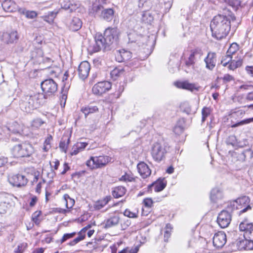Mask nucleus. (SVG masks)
<instances>
[{"mask_svg": "<svg viewBox=\"0 0 253 253\" xmlns=\"http://www.w3.org/2000/svg\"><path fill=\"white\" fill-rule=\"evenodd\" d=\"M213 245L217 248L223 247L226 242V235L223 232L215 233L212 239Z\"/></svg>", "mask_w": 253, "mask_h": 253, "instance_id": "15", "label": "nucleus"}, {"mask_svg": "<svg viewBox=\"0 0 253 253\" xmlns=\"http://www.w3.org/2000/svg\"><path fill=\"white\" fill-rule=\"evenodd\" d=\"M88 143L86 142H78L76 144V149L80 150L81 151H83L87 145Z\"/></svg>", "mask_w": 253, "mask_h": 253, "instance_id": "49", "label": "nucleus"}, {"mask_svg": "<svg viewBox=\"0 0 253 253\" xmlns=\"http://www.w3.org/2000/svg\"><path fill=\"white\" fill-rule=\"evenodd\" d=\"M6 129L14 134L19 133L21 130L20 125L16 122H14L12 125L6 127Z\"/></svg>", "mask_w": 253, "mask_h": 253, "instance_id": "33", "label": "nucleus"}, {"mask_svg": "<svg viewBox=\"0 0 253 253\" xmlns=\"http://www.w3.org/2000/svg\"><path fill=\"white\" fill-rule=\"evenodd\" d=\"M169 149L168 144L164 141L155 143L151 149V155L153 159L157 162H160L166 158Z\"/></svg>", "mask_w": 253, "mask_h": 253, "instance_id": "4", "label": "nucleus"}, {"mask_svg": "<svg viewBox=\"0 0 253 253\" xmlns=\"http://www.w3.org/2000/svg\"><path fill=\"white\" fill-rule=\"evenodd\" d=\"M90 70L89 63L86 61L81 62L78 67V74L80 79H85L88 76Z\"/></svg>", "mask_w": 253, "mask_h": 253, "instance_id": "16", "label": "nucleus"}, {"mask_svg": "<svg viewBox=\"0 0 253 253\" xmlns=\"http://www.w3.org/2000/svg\"><path fill=\"white\" fill-rule=\"evenodd\" d=\"M52 140V137L51 135H49L45 139L44 144L47 146H51V141Z\"/></svg>", "mask_w": 253, "mask_h": 253, "instance_id": "56", "label": "nucleus"}, {"mask_svg": "<svg viewBox=\"0 0 253 253\" xmlns=\"http://www.w3.org/2000/svg\"><path fill=\"white\" fill-rule=\"evenodd\" d=\"M252 122H253V117L243 120L239 122H238L237 123L233 124L231 126V127H237L240 126H242V125H244L245 124H248L251 123Z\"/></svg>", "mask_w": 253, "mask_h": 253, "instance_id": "40", "label": "nucleus"}, {"mask_svg": "<svg viewBox=\"0 0 253 253\" xmlns=\"http://www.w3.org/2000/svg\"><path fill=\"white\" fill-rule=\"evenodd\" d=\"M2 7L4 11L7 12H13L17 9L16 3L12 0H5L2 4Z\"/></svg>", "mask_w": 253, "mask_h": 253, "instance_id": "23", "label": "nucleus"}, {"mask_svg": "<svg viewBox=\"0 0 253 253\" xmlns=\"http://www.w3.org/2000/svg\"><path fill=\"white\" fill-rule=\"evenodd\" d=\"M104 8L102 5L101 3H100L98 5H94L92 7V10L95 13V14H98L100 13V12H102V10H103Z\"/></svg>", "mask_w": 253, "mask_h": 253, "instance_id": "48", "label": "nucleus"}, {"mask_svg": "<svg viewBox=\"0 0 253 253\" xmlns=\"http://www.w3.org/2000/svg\"><path fill=\"white\" fill-rule=\"evenodd\" d=\"M244 238V240L240 241L238 243V247L240 250H253V241L249 238Z\"/></svg>", "mask_w": 253, "mask_h": 253, "instance_id": "22", "label": "nucleus"}, {"mask_svg": "<svg viewBox=\"0 0 253 253\" xmlns=\"http://www.w3.org/2000/svg\"><path fill=\"white\" fill-rule=\"evenodd\" d=\"M8 181L13 186L20 187L25 186L28 179L26 177L20 174H11L8 176Z\"/></svg>", "mask_w": 253, "mask_h": 253, "instance_id": "10", "label": "nucleus"}, {"mask_svg": "<svg viewBox=\"0 0 253 253\" xmlns=\"http://www.w3.org/2000/svg\"><path fill=\"white\" fill-rule=\"evenodd\" d=\"M108 156H99L91 157L86 162V166L91 169H97L105 166L109 162Z\"/></svg>", "mask_w": 253, "mask_h": 253, "instance_id": "8", "label": "nucleus"}, {"mask_svg": "<svg viewBox=\"0 0 253 253\" xmlns=\"http://www.w3.org/2000/svg\"><path fill=\"white\" fill-rule=\"evenodd\" d=\"M242 60L239 59L237 61L232 60L230 61V64L228 66V68L231 70H234L238 67H240L242 65Z\"/></svg>", "mask_w": 253, "mask_h": 253, "instance_id": "36", "label": "nucleus"}, {"mask_svg": "<svg viewBox=\"0 0 253 253\" xmlns=\"http://www.w3.org/2000/svg\"><path fill=\"white\" fill-rule=\"evenodd\" d=\"M170 232L171 231L169 230H166L164 233V240L165 242H167L168 241L169 238L170 236Z\"/></svg>", "mask_w": 253, "mask_h": 253, "instance_id": "55", "label": "nucleus"}, {"mask_svg": "<svg viewBox=\"0 0 253 253\" xmlns=\"http://www.w3.org/2000/svg\"><path fill=\"white\" fill-rule=\"evenodd\" d=\"M43 96L41 93H34L23 96L19 102V107L22 111L27 113L32 112L42 105Z\"/></svg>", "mask_w": 253, "mask_h": 253, "instance_id": "3", "label": "nucleus"}, {"mask_svg": "<svg viewBox=\"0 0 253 253\" xmlns=\"http://www.w3.org/2000/svg\"><path fill=\"white\" fill-rule=\"evenodd\" d=\"M57 13V12H54V11L49 12L48 13V17L49 18L50 17L51 20H53V19L55 17Z\"/></svg>", "mask_w": 253, "mask_h": 253, "instance_id": "62", "label": "nucleus"}, {"mask_svg": "<svg viewBox=\"0 0 253 253\" xmlns=\"http://www.w3.org/2000/svg\"><path fill=\"white\" fill-rule=\"evenodd\" d=\"M124 72L122 68H116L110 72V75L112 79L116 80L117 78L121 76Z\"/></svg>", "mask_w": 253, "mask_h": 253, "instance_id": "35", "label": "nucleus"}, {"mask_svg": "<svg viewBox=\"0 0 253 253\" xmlns=\"http://www.w3.org/2000/svg\"><path fill=\"white\" fill-rule=\"evenodd\" d=\"M111 199V196H107L104 198L103 200H99L97 201L94 205V207L96 210H100L106 205Z\"/></svg>", "mask_w": 253, "mask_h": 253, "instance_id": "32", "label": "nucleus"}, {"mask_svg": "<svg viewBox=\"0 0 253 253\" xmlns=\"http://www.w3.org/2000/svg\"><path fill=\"white\" fill-rule=\"evenodd\" d=\"M98 111V108L96 106L88 105L83 107L81 111L84 114L86 118L89 114L93 113Z\"/></svg>", "mask_w": 253, "mask_h": 253, "instance_id": "30", "label": "nucleus"}, {"mask_svg": "<svg viewBox=\"0 0 253 253\" xmlns=\"http://www.w3.org/2000/svg\"><path fill=\"white\" fill-rule=\"evenodd\" d=\"M118 34L119 32L116 28L110 27L105 30L103 36L100 34H96L93 51L96 52L101 50L104 51L111 50L113 43L118 38Z\"/></svg>", "mask_w": 253, "mask_h": 253, "instance_id": "2", "label": "nucleus"}, {"mask_svg": "<svg viewBox=\"0 0 253 253\" xmlns=\"http://www.w3.org/2000/svg\"><path fill=\"white\" fill-rule=\"evenodd\" d=\"M236 143V138L234 135H231L229 136L227 139V144L228 145H231L234 146Z\"/></svg>", "mask_w": 253, "mask_h": 253, "instance_id": "50", "label": "nucleus"}, {"mask_svg": "<svg viewBox=\"0 0 253 253\" xmlns=\"http://www.w3.org/2000/svg\"><path fill=\"white\" fill-rule=\"evenodd\" d=\"M124 214L125 216L130 217V218H135V217H137V215L135 213L130 211L128 209H126L124 211Z\"/></svg>", "mask_w": 253, "mask_h": 253, "instance_id": "51", "label": "nucleus"}, {"mask_svg": "<svg viewBox=\"0 0 253 253\" xmlns=\"http://www.w3.org/2000/svg\"><path fill=\"white\" fill-rule=\"evenodd\" d=\"M9 204L3 202L0 203V214H4L6 212L8 208Z\"/></svg>", "mask_w": 253, "mask_h": 253, "instance_id": "45", "label": "nucleus"}, {"mask_svg": "<svg viewBox=\"0 0 253 253\" xmlns=\"http://www.w3.org/2000/svg\"><path fill=\"white\" fill-rule=\"evenodd\" d=\"M27 247V243H21L18 245L17 248H15L14 253H23Z\"/></svg>", "mask_w": 253, "mask_h": 253, "instance_id": "43", "label": "nucleus"}, {"mask_svg": "<svg viewBox=\"0 0 253 253\" xmlns=\"http://www.w3.org/2000/svg\"><path fill=\"white\" fill-rule=\"evenodd\" d=\"M232 58V56H228L227 53H226V55L222 57V59L221 61V64H222L223 66H226L228 64H230Z\"/></svg>", "mask_w": 253, "mask_h": 253, "instance_id": "46", "label": "nucleus"}, {"mask_svg": "<svg viewBox=\"0 0 253 253\" xmlns=\"http://www.w3.org/2000/svg\"><path fill=\"white\" fill-rule=\"evenodd\" d=\"M42 61L44 63H48V66H50L52 65V60L48 57H46L45 58H43L42 59Z\"/></svg>", "mask_w": 253, "mask_h": 253, "instance_id": "61", "label": "nucleus"}, {"mask_svg": "<svg viewBox=\"0 0 253 253\" xmlns=\"http://www.w3.org/2000/svg\"><path fill=\"white\" fill-rule=\"evenodd\" d=\"M246 99L249 101H253V91L248 93Z\"/></svg>", "mask_w": 253, "mask_h": 253, "instance_id": "64", "label": "nucleus"}, {"mask_svg": "<svg viewBox=\"0 0 253 253\" xmlns=\"http://www.w3.org/2000/svg\"><path fill=\"white\" fill-rule=\"evenodd\" d=\"M82 240H83L78 236L74 240L70 242L68 244L70 246H74Z\"/></svg>", "mask_w": 253, "mask_h": 253, "instance_id": "53", "label": "nucleus"}, {"mask_svg": "<svg viewBox=\"0 0 253 253\" xmlns=\"http://www.w3.org/2000/svg\"><path fill=\"white\" fill-rule=\"evenodd\" d=\"M61 7L71 12L76 10L78 7V4L74 1L69 0H63L61 3Z\"/></svg>", "mask_w": 253, "mask_h": 253, "instance_id": "25", "label": "nucleus"}, {"mask_svg": "<svg viewBox=\"0 0 253 253\" xmlns=\"http://www.w3.org/2000/svg\"><path fill=\"white\" fill-rule=\"evenodd\" d=\"M64 199L66 204V207L67 209L72 208L75 204V201L74 199L70 197L68 194H65L64 195Z\"/></svg>", "mask_w": 253, "mask_h": 253, "instance_id": "37", "label": "nucleus"}, {"mask_svg": "<svg viewBox=\"0 0 253 253\" xmlns=\"http://www.w3.org/2000/svg\"><path fill=\"white\" fill-rule=\"evenodd\" d=\"M44 251V248H40L35 249L32 252V253H43Z\"/></svg>", "mask_w": 253, "mask_h": 253, "instance_id": "63", "label": "nucleus"}, {"mask_svg": "<svg viewBox=\"0 0 253 253\" xmlns=\"http://www.w3.org/2000/svg\"><path fill=\"white\" fill-rule=\"evenodd\" d=\"M137 168L138 172L143 178H147L150 175L151 170L144 162H140L138 164Z\"/></svg>", "mask_w": 253, "mask_h": 253, "instance_id": "19", "label": "nucleus"}, {"mask_svg": "<svg viewBox=\"0 0 253 253\" xmlns=\"http://www.w3.org/2000/svg\"><path fill=\"white\" fill-rule=\"evenodd\" d=\"M203 51L201 48L197 47L190 50V54L185 61L187 67L194 66L195 63L201 59Z\"/></svg>", "mask_w": 253, "mask_h": 253, "instance_id": "9", "label": "nucleus"}, {"mask_svg": "<svg viewBox=\"0 0 253 253\" xmlns=\"http://www.w3.org/2000/svg\"><path fill=\"white\" fill-rule=\"evenodd\" d=\"M34 152V147L28 143L16 145L11 149V153L16 158L29 157Z\"/></svg>", "mask_w": 253, "mask_h": 253, "instance_id": "7", "label": "nucleus"}, {"mask_svg": "<svg viewBox=\"0 0 253 253\" xmlns=\"http://www.w3.org/2000/svg\"><path fill=\"white\" fill-rule=\"evenodd\" d=\"M238 50V45L236 43H232L228 48L226 53L228 56H232Z\"/></svg>", "mask_w": 253, "mask_h": 253, "instance_id": "38", "label": "nucleus"}, {"mask_svg": "<svg viewBox=\"0 0 253 253\" xmlns=\"http://www.w3.org/2000/svg\"><path fill=\"white\" fill-rule=\"evenodd\" d=\"M222 79L224 83H227L231 82L232 81H234V78L232 76L228 74H227L224 75V76L222 78Z\"/></svg>", "mask_w": 253, "mask_h": 253, "instance_id": "52", "label": "nucleus"}, {"mask_svg": "<svg viewBox=\"0 0 253 253\" xmlns=\"http://www.w3.org/2000/svg\"><path fill=\"white\" fill-rule=\"evenodd\" d=\"M231 218V214L229 211L222 210L218 215L217 222L221 228H225L230 224Z\"/></svg>", "mask_w": 253, "mask_h": 253, "instance_id": "11", "label": "nucleus"}, {"mask_svg": "<svg viewBox=\"0 0 253 253\" xmlns=\"http://www.w3.org/2000/svg\"><path fill=\"white\" fill-rule=\"evenodd\" d=\"M44 122L40 118H36L34 119L32 122V126L36 128L40 127L42 124H44Z\"/></svg>", "mask_w": 253, "mask_h": 253, "instance_id": "44", "label": "nucleus"}, {"mask_svg": "<svg viewBox=\"0 0 253 253\" xmlns=\"http://www.w3.org/2000/svg\"><path fill=\"white\" fill-rule=\"evenodd\" d=\"M76 232H73L71 233H66L64 234L61 239V240L59 241L60 244H62L67 240L73 238L76 235Z\"/></svg>", "mask_w": 253, "mask_h": 253, "instance_id": "41", "label": "nucleus"}, {"mask_svg": "<svg viewBox=\"0 0 253 253\" xmlns=\"http://www.w3.org/2000/svg\"><path fill=\"white\" fill-rule=\"evenodd\" d=\"M19 38V35L16 31L3 33L2 35L1 41L5 43L11 44L16 42Z\"/></svg>", "mask_w": 253, "mask_h": 253, "instance_id": "14", "label": "nucleus"}, {"mask_svg": "<svg viewBox=\"0 0 253 253\" xmlns=\"http://www.w3.org/2000/svg\"><path fill=\"white\" fill-rule=\"evenodd\" d=\"M70 141V137L68 136H64L62 138L59 143V148L61 151L66 153Z\"/></svg>", "mask_w": 253, "mask_h": 253, "instance_id": "31", "label": "nucleus"}, {"mask_svg": "<svg viewBox=\"0 0 253 253\" xmlns=\"http://www.w3.org/2000/svg\"><path fill=\"white\" fill-rule=\"evenodd\" d=\"M132 53L130 51L122 49L119 51H117L116 54V60L119 62H125L131 59Z\"/></svg>", "mask_w": 253, "mask_h": 253, "instance_id": "21", "label": "nucleus"}, {"mask_svg": "<svg viewBox=\"0 0 253 253\" xmlns=\"http://www.w3.org/2000/svg\"><path fill=\"white\" fill-rule=\"evenodd\" d=\"M246 70L248 74L253 77V66H247Z\"/></svg>", "mask_w": 253, "mask_h": 253, "instance_id": "60", "label": "nucleus"}, {"mask_svg": "<svg viewBox=\"0 0 253 253\" xmlns=\"http://www.w3.org/2000/svg\"><path fill=\"white\" fill-rule=\"evenodd\" d=\"M122 179H124L125 181H132L134 180V178L128 175H125L122 177Z\"/></svg>", "mask_w": 253, "mask_h": 253, "instance_id": "57", "label": "nucleus"}, {"mask_svg": "<svg viewBox=\"0 0 253 253\" xmlns=\"http://www.w3.org/2000/svg\"><path fill=\"white\" fill-rule=\"evenodd\" d=\"M178 87L186 89L191 92L195 91H198L200 88V86L197 84L190 83L187 81L180 82L177 85Z\"/></svg>", "mask_w": 253, "mask_h": 253, "instance_id": "18", "label": "nucleus"}, {"mask_svg": "<svg viewBox=\"0 0 253 253\" xmlns=\"http://www.w3.org/2000/svg\"><path fill=\"white\" fill-rule=\"evenodd\" d=\"M120 221V218L118 216H113L108 219L105 222V227L110 228L117 225Z\"/></svg>", "mask_w": 253, "mask_h": 253, "instance_id": "29", "label": "nucleus"}, {"mask_svg": "<svg viewBox=\"0 0 253 253\" xmlns=\"http://www.w3.org/2000/svg\"><path fill=\"white\" fill-rule=\"evenodd\" d=\"M23 14L28 18L33 19L37 16V13L35 11H29L24 9L22 11Z\"/></svg>", "mask_w": 253, "mask_h": 253, "instance_id": "42", "label": "nucleus"}, {"mask_svg": "<svg viewBox=\"0 0 253 253\" xmlns=\"http://www.w3.org/2000/svg\"><path fill=\"white\" fill-rule=\"evenodd\" d=\"M111 84L108 81L98 82L92 87V91L93 94L97 95H101L106 93L111 88Z\"/></svg>", "mask_w": 253, "mask_h": 253, "instance_id": "12", "label": "nucleus"}, {"mask_svg": "<svg viewBox=\"0 0 253 253\" xmlns=\"http://www.w3.org/2000/svg\"><path fill=\"white\" fill-rule=\"evenodd\" d=\"M7 163V159L4 157H0V167L3 166Z\"/></svg>", "mask_w": 253, "mask_h": 253, "instance_id": "59", "label": "nucleus"}, {"mask_svg": "<svg viewBox=\"0 0 253 253\" xmlns=\"http://www.w3.org/2000/svg\"><path fill=\"white\" fill-rule=\"evenodd\" d=\"M211 110L210 108L204 107L202 110V123H203L206 120L207 118L210 115Z\"/></svg>", "mask_w": 253, "mask_h": 253, "instance_id": "39", "label": "nucleus"}, {"mask_svg": "<svg viewBox=\"0 0 253 253\" xmlns=\"http://www.w3.org/2000/svg\"><path fill=\"white\" fill-rule=\"evenodd\" d=\"M143 203L145 206L151 207L153 204V201L151 199H145L143 201Z\"/></svg>", "mask_w": 253, "mask_h": 253, "instance_id": "54", "label": "nucleus"}, {"mask_svg": "<svg viewBox=\"0 0 253 253\" xmlns=\"http://www.w3.org/2000/svg\"><path fill=\"white\" fill-rule=\"evenodd\" d=\"M206 64V68L212 70L215 66L216 54L214 52H209L207 57L204 59Z\"/></svg>", "mask_w": 253, "mask_h": 253, "instance_id": "20", "label": "nucleus"}, {"mask_svg": "<svg viewBox=\"0 0 253 253\" xmlns=\"http://www.w3.org/2000/svg\"><path fill=\"white\" fill-rule=\"evenodd\" d=\"M45 182L44 180H42V181L40 182L37 185L36 188V192L38 193H40L41 191V187H42V184L44 183Z\"/></svg>", "mask_w": 253, "mask_h": 253, "instance_id": "58", "label": "nucleus"}, {"mask_svg": "<svg viewBox=\"0 0 253 253\" xmlns=\"http://www.w3.org/2000/svg\"><path fill=\"white\" fill-rule=\"evenodd\" d=\"M223 198L222 191L218 188H215L211 190L210 195V199L212 202L217 203Z\"/></svg>", "mask_w": 253, "mask_h": 253, "instance_id": "24", "label": "nucleus"}, {"mask_svg": "<svg viewBox=\"0 0 253 253\" xmlns=\"http://www.w3.org/2000/svg\"><path fill=\"white\" fill-rule=\"evenodd\" d=\"M82 24V22L79 18L74 17L70 23L69 29L74 32L77 31L81 28Z\"/></svg>", "mask_w": 253, "mask_h": 253, "instance_id": "27", "label": "nucleus"}, {"mask_svg": "<svg viewBox=\"0 0 253 253\" xmlns=\"http://www.w3.org/2000/svg\"><path fill=\"white\" fill-rule=\"evenodd\" d=\"M239 229L241 231H244V238H249L253 241V223L244 221L240 224Z\"/></svg>", "mask_w": 253, "mask_h": 253, "instance_id": "13", "label": "nucleus"}, {"mask_svg": "<svg viewBox=\"0 0 253 253\" xmlns=\"http://www.w3.org/2000/svg\"><path fill=\"white\" fill-rule=\"evenodd\" d=\"M244 159H245L247 157H249L250 159H252L253 157V151H252L251 149H248L244 150L241 154Z\"/></svg>", "mask_w": 253, "mask_h": 253, "instance_id": "47", "label": "nucleus"}, {"mask_svg": "<svg viewBox=\"0 0 253 253\" xmlns=\"http://www.w3.org/2000/svg\"><path fill=\"white\" fill-rule=\"evenodd\" d=\"M250 199L249 197L244 196L240 197L236 200L231 202L228 206V209L231 211L235 209L240 210L238 213L241 214L251 209V207L249 205Z\"/></svg>", "mask_w": 253, "mask_h": 253, "instance_id": "6", "label": "nucleus"}, {"mask_svg": "<svg viewBox=\"0 0 253 253\" xmlns=\"http://www.w3.org/2000/svg\"><path fill=\"white\" fill-rule=\"evenodd\" d=\"M167 183V181L165 178H159L148 186V190L151 191L152 188H154L155 192H160L166 187Z\"/></svg>", "mask_w": 253, "mask_h": 253, "instance_id": "17", "label": "nucleus"}, {"mask_svg": "<svg viewBox=\"0 0 253 253\" xmlns=\"http://www.w3.org/2000/svg\"><path fill=\"white\" fill-rule=\"evenodd\" d=\"M236 20L234 13L227 8L221 14L215 16L211 21L210 28L212 36L217 40L225 38L231 29V22Z\"/></svg>", "mask_w": 253, "mask_h": 253, "instance_id": "1", "label": "nucleus"}, {"mask_svg": "<svg viewBox=\"0 0 253 253\" xmlns=\"http://www.w3.org/2000/svg\"><path fill=\"white\" fill-rule=\"evenodd\" d=\"M114 14V11L112 8H104L100 12L99 16L107 21H110L113 17Z\"/></svg>", "mask_w": 253, "mask_h": 253, "instance_id": "26", "label": "nucleus"}, {"mask_svg": "<svg viewBox=\"0 0 253 253\" xmlns=\"http://www.w3.org/2000/svg\"><path fill=\"white\" fill-rule=\"evenodd\" d=\"M126 192L125 187L123 186H117L113 188L112 194L115 198H119L124 196Z\"/></svg>", "mask_w": 253, "mask_h": 253, "instance_id": "28", "label": "nucleus"}, {"mask_svg": "<svg viewBox=\"0 0 253 253\" xmlns=\"http://www.w3.org/2000/svg\"><path fill=\"white\" fill-rule=\"evenodd\" d=\"M141 20L143 22L150 24L153 21V17L149 12L146 11L143 13Z\"/></svg>", "mask_w": 253, "mask_h": 253, "instance_id": "34", "label": "nucleus"}, {"mask_svg": "<svg viewBox=\"0 0 253 253\" xmlns=\"http://www.w3.org/2000/svg\"><path fill=\"white\" fill-rule=\"evenodd\" d=\"M41 88L43 93H42L43 96V101L45 102V100L50 99L54 96L57 91V84L51 79H46L42 81L41 84Z\"/></svg>", "mask_w": 253, "mask_h": 253, "instance_id": "5", "label": "nucleus"}]
</instances>
